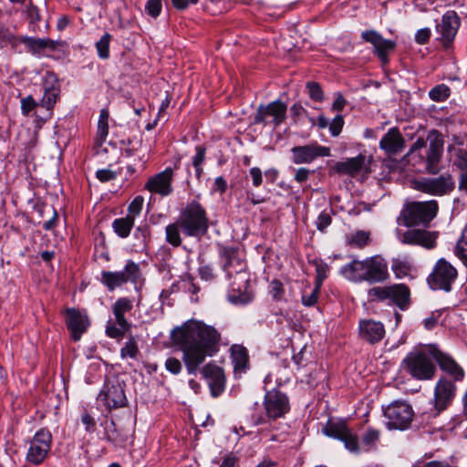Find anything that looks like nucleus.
I'll use <instances>...</instances> for the list:
<instances>
[{"label": "nucleus", "mask_w": 467, "mask_h": 467, "mask_svg": "<svg viewBox=\"0 0 467 467\" xmlns=\"http://www.w3.org/2000/svg\"><path fill=\"white\" fill-rule=\"evenodd\" d=\"M172 339L183 353L187 372L195 375L206 357L218 351L221 335L213 327L191 320L172 331Z\"/></svg>", "instance_id": "obj_1"}, {"label": "nucleus", "mask_w": 467, "mask_h": 467, "mask_svg": "<svg viewBox=\"0 0 467 467\" xmlns=\"http://www.w3.org/2000/svg\"><path fill=\"white\" fill-rule=\"evenodd\" d=\"M209 229V217L205 208L198 202L192 201L182 209L174 223L165 228V241L172 247L182 244L181 234L186 237L200 240Z\"/></svg>", "instance_id": "obj_2"}, {"label": "nucleus", "mask_w": 467, "mask_h": 467, "mask_svg": "<svg viewBox=\"0 0 467 467\" xmlns=\"http://www.w3.org/2000/svg\"><path fill=\"white\" fill-rule=\"evenodd\" d=\"M220 254L223 269L231 281L227 295L228 300L234 305L250 303L254 295L246 262L241 257L238 250L233 247L223 248Z\"/></svg>", "instance_id": "obj_3"}, {"label": "nucleus", "mask_w": 467, "mask_h": 467, "mask_svg": "<svg viewBox=\"0 0 467 467\" xmlns=\"http://www.w3.org/2000/svg\"><path fill=\"white\" fill-rule=\"evenodd\" d=\"M428 139L431 140L428 148L426 140L423 138H418L403 159L420 171L438 174L441 171L440 163L443 153V137L439 131L432 130Z\"/></svg>", "instance_id": "obj_4"}, {"label": "nucleus", "mask_w": 467, "mask_h": 467, "mask_svg": "<svg viewBox=\"0 0 467 467\" xmlns=\"http://www.w3.org/2000/svg\"><path fill=\"white\" fill-rule=\"evenodd\" d=\"M340 274L351 282L369 284L383 283L389 276L388 263L380 255L353 259L341 267Z\"/></svg>", "instance_id": "obj_5"}, {"label": "nucleus", "mask_w": 467, "mask_h": 467, "mask_svg": "<svg viewBox=\"0 0 467 467\" xmlns=\"http://www.w3.org/2000/svg\"><path fill=\"white\" fill-rule=\"evenodd\" d=\"M371 302H383L406 310L410 304V290L404 284H394L385 286H374L368 291Z\"/></svg>", "instance_id": "obj_6"}, {"label": "nucleus", "mask_w": 467, "mask_h": 467, "mask_svg": "<svg viewBox=\"0 0 467 467\" xmlns=\"http://www.w3.org/2000/svg\"><path fill=\"white\" fill-rule=\"evenodd\" d=\"M133 308V301L129 297H119L111 306L114 321L109 320L106 325V335L117 340H121L131 328V324L125 317V314Z\"/></svg>", "instance_id": "obj_7"}, {"label": "nucleus", "mask_w": 467, "mask_h": 467, "mask_svg": "<svg viewBox=\"0 0 467 467\" xmlns=\"http://www.w3.org/2000/svg\"><path fill=\"white\" fill-rule=\"evenodd\" d=\"M438 210L439 205L435 200L413 202L403 208L400 216L406 226L427 224L436 217Z\"/></svg>", "instance_id": "obj_8"}, {"label": "nucleus", "mask_w": 467, "mask_h": 467, "mask_svg": "<svg viewBox=\"0 0 467 467\" xmlns=\"http://www.w3.org/2000/svg\"><path fill=\"white\" fill-rule=\"evenodd\" d=\"M431 354L422 351L411 352L403 359V368L413 379L418 380L432 379L436 367Z\"/></svg>", "instance_id": "obj_9"}, {"label": "nucleus", "mask_w": 467, "mask_h": 467, "mask_svg": "<svg viewBox=\"0 0 467 467\" xmlns=\"http://www.w3.org/2000/svg\"><path fill=\"white\" fill-rule=\"evenodd\" d=\"M415 191L434 196H442L450 193L455 187L451 174L446 172L438 177H421L410 182Z\"/></svg>", "instance_id": "obj_10"}, {"label": "nucleus", "mask_w": 467, "mask_h": 467, "mask_svg": "<svg viewBox=\"0 0 467 467\" xmlns=\"http://www.w3.org/2000/svg\"><path fill=\"white\" fill-rule=\"evenodd\" d=\"M457 277V269L450 262L441 258L436 262L427 282L432 290L450 292Z\"/></svg>", "instance_id": "obj_11"}, {"label": "nucleus", "mask_w": 467, "mask_h": 467, "mask_svg": "<svg viewBox=\"0 0 467 467\" xmlns=\"http://www.w3.org/2000/svg\"><path fill=\"white\" fill-rule=\"evenodd\" d=\"M141 272L140 266L135 262L129 260L124 269L121 271H103L101 273V283L106 285L109 291L120 287L128 282L137 284L140 278Z\"/></svg>", "instance_id": "obj_12"}, {"label": "nucleus", "mask_w": 467, "mask_h": 467, "mask_svg": "<svg viewBox=\"0 0 467 467\" xmlns=\"http://www.w3.org/2000/svg\"><path fill=\"white\" fill-rule=\"evenodd\" d=\"M52 435L47 429L37 431L29 441L26 461L34 465H40L47 457L51 449Z\"/></svg>", "instance_id": "obj_13"}, {"label": "nucleus", "mask_w": 467, "mask_h": 467, "mask_svg": "<svg viewBox=\"0 0 467 467\" xmlns=\"http://www.w3.org/2000/svg\"><path fill=\"white\" fill-rule=\"evenodd\" d=\"M287 106L277 99L267 105H260L254 117V124H272L275 128L281 125L286 119Z\"/></svg>", "instance_id": "obj_14"}, {"label": "nucleus", "mask_w": 467, "mask_h": 467, "mask_svg": "<svg viewBox=\"0 0 467 467\" xmlns=\"http://www.w3.org/2000/svg\"><path fill=\"white\" fill-rule=\"evenodd\" d=\"M323 432L328 437L342 441L346 449L349 451H358V438L350 429L348 428L346 420L329 418L323 428Z\"/></svg>", "instance_id": "obj_15"}, {"label": "nucleus", "mask_w": 467, "mask_h": 467, "mask_svg": "<svg viewBox=\"0 0 467 467\" xmlns=\"http://www.w3.org/2000/svg\"><path fill=\"white\" fill-rule=\"evenodd\" d=\"M370 163V157H367L364 154H358L356 157L337 161L333 165L332 171L341 176L348 175L350 177H356L359 174L368 173Z\"/></svg>", "instance_id": "obj_16"}, {"label": "nucleus", "mask_w": 467, "mask_h": 467, "mask_svg": "<svg viewBox=\"0 0 467 467\" xmlns=\"http://www.w3.org/2000/svg\"><path fill=\"white\" fill-rule=\"evenodd\" d=\"M292 161L295 164L311 163L318 157L330 156V149L313 142L304 146H295L291 149Z\"/></svg>", "instance_id": "obj_17"}, {"label": "nucleus", "mask_w": 467, "mask_h": 467, "mask_svg": "<svg viewBox=\"0 0 467 467\" xmlns=\"http://www.w3.org/2000/svg\"><path fill=\"white\" fill-rule=\"evenodd\" d=\"M361 38L370 43L374 47V53L378 56L383 65L389 63V55L396 47V43L389 39H385L376 30H367L361 33Z\"/></svg>", "instance_id": "obj_18"}, {"label": "nucleus", "mask_w": 467, "mask_h": 467, "mask_svg": "<svg viewBox=\"0 0 467 467\" xmlns=\"http://www.w3.org/2000/svg\"><path fill=\"white\" fill-rule=\"evenodd\" d=\"M429 352L443 372L452 377L456 381L462 380L464 371L451 356L442 352L434 345L429 347Z\"/></svg>", "instance_id": "obj_19"}, {"label": "nucleus", "mask_w": 467, "mask_h": 467, "mask_svg": "<svg viewBox=\"0 0 467 467\" xmlns=\"http://www.w3.org/2000/svg\"><path fill=\"white\" fill-rule=\"evenodd\" d=\"M460 26V18L453 10L447 11L436 26V31L440 35L439 40L448 47L453 41Z\"/></svg>", "instance_id": "obj_20"}, {"label": "nucleus", "mask_w": 467, "mask_h": 467, "mask_svg": "<svg viewBox=\"0 0 467 467\" xmlns=\"http://www.w3.org/2000/svg\"><path fill=\"white\" fill-rule=\"evenodd\" d=\"M98 402L107 409H121L126 406L127 399L119 383L106 384L98 396Z\"/></svg>", "instance_id": "obj_21"}, {"label": "nucleus", "mask_w": 467, "mask_h": 467, "mask_svg": "<svg viewBox=\"0 0 467 467\" xmlns=\"http://www.w3.org/2000/svg\"><path fill=\"white\" fill-rule=\"evenodd\" d=\"M173 175V169L168 167L164 171L149 178L145 184V189L152 193H156L163 197L168 196L173 192L171 185Z\"/></svg>", "instance_id": "obj_22"}, {"label": "nucleus", "mask_w": 467, "mask_h": 467, "mask_svg": "<svg viewBox=\"0 0 467 467\" xmlns=\"http://www.w3.org/2000/svg\"><path fill=\"white\" fill-rule=\"evenodd\" d=\"M59 93L60 90L57 87L45 88L43 98L39 102V107L44 109V111L42 113H39L38 110L35 112V120L38 129L52 117L53 108L59 98Z\"/></svg>", "instance_id": "obj_23"}, {"label": "nucleus", "mask_w": 467, "mask_h": 467, "mask_svg": "<svg viewBox=\"0 0 467 467\" xmlns=\"http://www.w3.org/2000/svg\"><path fill=\"white\" fill-rule=\"evenodd\" d=\"M201 374L206 380L213 397L221 395L225 387V376L223 370L213 363H208L201 369Z\"/></svg>", "instance_id": "obj_24"}, {"label": "nucleus", "mask_w": 467, "mask_h": 467, "mask_svg": "<svg viewBox=\"0 0 467 467\" xmlns=\"http://www.w3.org/2000/svg\"><path fill=\"white\" fill-rule=\"evenodd\" d=\"M455 395L456 385L445 378H441L434 389L435 409H447L450 407Z\"/></svg>", "instance_id": "obj_25"}, {"label": "nucleus", "mask_w": 467, "mask_h": 467, "mask_svg": "<svg viewBox=\"0 0 467 467\" xmlns=\"http://www.w3.org/2000/svg\"><path fill=\"white\" fill-rule=\"evenodd\" d=\"M385 327L380 321L374 319H362L358 324L359 337L369 343L376 344L382 340L385 336Z\"/></svg>", "instance_id": "obj_26"}, {"label": "nucleus", "mask_w": 467, "mask_h": 467, "mask_svg": "<svg viewBox=\"0 0 467 467\" xmlns=\"http://www.w3.org/2000/svg\"><path fill=\"white\" fill-rule=\"evenodd\" d=\"M400 241L405 244L420 245L427 249L436 246V235L433 233L420 229L406 231L400 235Z\"/></svg>", "instance_id": "obj_27"}, {"label": "nucleus", "mask_w": 467, "mask_h": 467, "mask_svg": "<svg viewBox=\"0 0 467 467\" xmlns=\"http://www.w3.org/2000/svg\"><path fill=\"white\" fill-rule=\"evenodd\" d=\"M66 314V324L72 334L73 339L79 340L89 326L88 316L76 308H67Z\"/></svg>", "instance_id": "obj_28"}, {"label": "nucleus", "mask_w": 467, "mask_h": 467, "mask_svg": "<svg viewBox=\"0 0 467 467\" xmlns=\"http://www.w3.org/2000/svg\"><path fill=\"white\" fill-rule=\"evenodd\" d=\"M379 148L388 155H396L405 149V140L397 127L390 128L381 138Z\"/></svg>", "instance_id": "obj_29"}, {"label": "nucleus", "mask_w": 467, "mask_h": 467, "mask_svg": "<svg viewBox=\"0 0 467 467\" xmlns=\"http://www.w3.org/2000/svg\"><path fill=\"white\" fill-rule=\"evenodd\" d=\"M383 415L389 430H406L413 420V410H383Z\"/></svg>", "instance_id": "obj_30"}, {"label": "nucleus", "mask_w": 467, "mask_h": 467, "mask_svg": "<svg viewBox=\"0 0 467 467\" xmlns=\"http://www.w3.org/2000/svg\"><path fill=\"white\" fill-rule=\"evenodd\" d=\"M265 409H287L289 400L287 396L278 389L267 391L265 396Z\"/></svg>", "instance_id": "obj_31"}, {"label": "nucleus", "mask_w": 467, "mask_h": 467, "mask_svg": "<svg viewBox=\"0 0 467 467\" xmlns=\"http://www.w3.org/2000/svg\"><path fill=\"white\" fill-rule=\"evenodd\" d=\"M231 358L235 371L244 372L248 365L247 349L240 345H234L231 348Z\"/></svg>", "instance_id": "obj_32"}, {"label": "nucleus", "mask_w": 467, "mask_h": 467, "mask_svg": "<svg viewBox=\"0 0 467 467\" xmlns=\"http://www.w3.org/2000/svg\"><path fill=\"white\" fill-rule=\"evenodd\" d=\"M134 221L132 216L128 215L115 219L112 223L114 233L120 238H127L134 226Z\"/></svg>", "instance_id": "obj_33"}, {"label": "nucleus", "mask_w": 467, "mask_h": 467, "mask_svg": "<svg viewBox=\"0 0 467 467\" xmlns=\"http://www.w3.org/2000/svg\"><path fill=\"white\" fill-rule=\"evenodd\" d=\"M391 270L396 278L402 279L410 276L412 270V264L407 258H393L391 261Z\"/></svg>", "instance_id": "obj_34"}, {"label": "nucleus", "mask_w": 467, "mask_h": 467, "mask_svg": "<svg viewBox=\"0 0 467 467\" xmlns=\"http://www.w3.org/2000/svg\"><path fill=\"white\" fill-rule=\"evenodd\" d=\"M21 36L14 34L8 27L5 26H0V49L10 46L12 49L16 50L18 45L21 44Z\"/></svg>", "instance_id": "obj_35"}, {"label": "nucleus", "mask_w": 467, "mask_h": 467, "mask_svg": "<svg viewBox=\"0 0 467 467\" xmlns=\"http://www.w3.org/2000/svg\"><path fill=\"white\" fill-rule=\"evenodd\" d=\"M448 150L452 153V164L462 172L467 171V150L462 148L449 146Z\"/></svg>", "instance_id": "obj_36"}, {"label": "nucleus", "mask_w": 467, "mask_h": 467, "mask_svg": "<svg viewBox=\"0 0 467 467\" xmlns=\"http://www.w3.org/2000/svg\"><path fill=\"white\" fill-rule=\"evenodd\" d=\"M370 242V234L368 232L358 230L348 236L347 244L355 248L362 249Z\"/></svg>", "instance_id": "obj_37"}, {"label": "nucleus", "mask_w": 467, "mask_h": 467, "mask_svg": "<svg viewBox=\"0 0 467 467\" xmlns=\"http://www.w3.org/2000/svg\"><path fill=\"white\" fill-rule=\"evenodd\" d=\"M190 418L195 426H213V420L211 419V415L207 410H191Z\"/></svg>", "instance_id": "obj_38"}, {"label": "nucleus", "mask_w": 467, "mask_h": 467, "mask_svg": "<svg viewBox=\"0 0 467 467\" xmlns=\"http://www.w3.org/2000/svg\"><path fill=\"white\" fill-rule=\"evenodd\" d=\"M451 95L450 88L445 84H440L433 87L430 92V99L436 102H441L446 100Z\"/></svg>", "instance_id": "obj_39"}, {"label": "nucleus", "mask_w": 467, "mask_h": 467, "mask_svg": "<svg viewBox=\"0 0 467 467\" xmlns=\"http://www.w3.org/2000/svg\"><path fill=\"white\" fill-rule=\"evenodd\" d=\"M139 353L140 351L137 345V341L134 338V337L130 336L128 341L121 348L120 356L122 358H130L135 359L137 358Z\"/></svg>", "instance_id": "obj_40"}, {"label": "nucleus", "mask_w": 467, "mask_h": 467, "mask_svg": "<svg viewBox=\"0 0 467 467\" xmlns=\"http://www.w3.org/2000/svg\"><path fill=\"white\" fill-rule=\"evenodd\" d=\"M111 40V35L105 33L101 38L96 43V49L98 55L102 59H107L109 57V43Z\"/></svg>", "instance_id": "obj_41"}, {"label": "nucleus", "mask_w": 467, "mask_h": 467, "mask_svg": "<svg viewBox=\"0 0 467 467\" xmlns=\"http://www.w3.org/2000/svg\"><path fill=\"white\" fill-rule=\"evenodd\" d=\"M308 288L310 292L308 293L306 287L302 293L301 301L305 306L310 307L317 302L321 287L315 285L313 288L310 286Z\"/></svg>", "instance_id": "obj_42"}, {"label": "nucleus", "mask_w": 467, "mask_h": 467, "mask_svg": "<svg viewBox=\"0 0 467 467\" xmlns=\"http://www.w3.org/2000/svg\"><path fill=\"white\" fill-rule=\"evenodd\" d=\"M150 235V227L147 224L140 225L135 229L134 237L139 240V246L140 248H145Z\"/></svg>", "instance_id": "obj_43"}, {"label": "nucleus", "mask_w": 467, "mask_h": 467, "mask_svg": "<svg viewBox=\"0 0 467 467\" xmlns=\"http://www.w3.org/2000/svg\"><path fill=\"white\" fill-rule=\"evenodd\" d=\"M20 102H21V112L24 116H29L31 111H33L36 108L41 109L39 107V102H36L31 95H29L26 98H22Z\"/></svg>", "instance_id": "obj_44"}, {"label": "nucleus", "mask_w": 467, "mask_h": 467, "mask_svg": "<svg viewBox=\"0 0 467 467\" xmlns=\"http://www.w3.org/2000/svg\"><path fill=\"white\" fill-rule=\"evenodd\" d=\"M285 410H264L261 415H259L255 420V424L265 423L270 420H275L277 418L283 417Z\"/></svg>", "instance_id": "obj_45"}, {"label": "nucleus", "mask_w": 467, "mask_h": 467, "mask_svg": "<svg viewBox=\"0 0 467 467\" xmlns=\"http://www.w3.org/2000/svg\"><path fill=\"white\" fill-rule=\"evenodd\" d=\"M306 88L311 99L321 102L324 99L323 90L320 85L317 82H307Z\"/></svg>", "instance_id": "obj_46"}, {"label": "nucleus", "mask_w": 467, "mask_h": 467, "mask_svg": "<svg viewBox=\"0 0 467 467\" xmlns=\"http://www.w3.org/2000/svg\"><path fill=\"white\" fill-rule=\"evenodd\" d=\"M144 199L142 196H136L131 202L129 204L128 207V216H132V218L135 219L136 216H138L143 206Z\"/></svg>", "instance_id": "obj_47"}, {"label": "nucleus", "mask_w": 467, "mask_h": 467, "mask_svg": "<svg viewBox=\"0 0 467 467\" xmlns=\"http://www.w3.org/2000/svg\"><path fill=\"white\" fill-rule=\"evenodd\" d=\"M21 44H25L32 52L42 50V38H35L31 36H22Z\"/></svg>", "instance_id": "obj_48"}, {"label": "nucleus", "mask_w": 467, "mask_h": 467, "mask_svg": "<svg viewBox=\"0 0 467 467\" xmlns=\"http://www.w3.org/2000/svg\"><path fill=\"white\" fill-rule=\"evenodd\" d=\"M316 272L315 285L321 287L324 280L327 277L328 266L323 263L317 264Z\"/></svg>", "instance_id": "obj_49"}, {"label": "nucleus", "mask_w": 467, "mask_h": 467, "mask_svg": "<svg viewBox=\"0 0 467 467\" xmlns=\"http://www.w3.org/2000/svg\"><path fill=\"white\" fill-rule=\"evenodd\" d=\"M331 222L332 218L329 213L323 211L320 213L316 222L317 230L324 232L331 224Z\"/></svg>", "instance_id": "obj_50"}, {"label": "nucleus", "mask_w": 467, "mask_h": 467, "mask_svg": "<svg viewBox=\"0 0 467 467\" xmlns=\"http://www.w3.org/2000/svg\"><path fill=\"white\" fill-rule=\"evenodd\" d=\"M145 10L152 17H157L161 11V0H148Z\"/></svg>", "instance_id": "obj_51"}, {"label": "nucleus", "mask_w": 467, "mask_h": 467, "mask_svg": "<svg viewBox=\"0 0 467 467\" xmlns=\"http://www.w3.org/2000/svg\"><path fill=\"white\" fill-rule=\"evenodd\" d=\"M344 125V119L341 115H337L329 124V130L333 137L340 134Z\"/></svg>", "instance_id": "obj_52"}, {"label": "nucleus", "mask_w": 467, "mask_h": 467, "mask_svg": "<svg viewBox=\"0 0 467 467\" xmlns=\"http://www.w3.org/2000/svg\"><path fill=\"white\" fill-rule=\"evenodd\" d=\"M379 438V431L369 429L364 433L362 437V442L367 446H373L378 441Z\"/></svg>", "instance_id": "obj_53"}, {"label": "nucleus", "mask_w": 467, "mask_h": 467, "mask_svg": "<svg viewBox=\"0 0 467 467\" xmlns=\"http://www.w3.org/2000/svg\"><path fill=\"white\" fill-rule=\"evenodd\" d=\"M26 12L30 23L35 24L40 21L39 9L32 2L27 5Z\"/></svg>", "instance_id": "obj_54"}, {"label": "nucleus", "mask_w": 467, "mask_h": 467, "mask_svg": "<svg viewBox=\"0 0 467 467\" xmlns=\"http://www.w3.org/2000/svg\"><path fill=\"white\" fill-rule=\"evenodd\" d=\"M81 422L85 425V429L88 432H93L96 429V419L88 411H85L81 416Z\"/></svg>", "instance_id": "obj_55"}, {"label": "nucleus", "mask_w": 467, "mask_h": 467, "mask_svg": "<svg viewBox=\"0 0 467 467\" xmlns=\"http://www.w3.org/2000/svg\"><path fill=\"white\" fill-rule=\"evenodd\" d=\"M195 151V155L192 157V166H202L205 161L206 149L202 145H198Z\"/></svg>", "instance_id": "obj_56"}, {"label": "nucleus", "mask_w": 467, "mask_h": 467, "mask_svg": "<svg viewBox=\"0 0 467 467\" xmlns=\"http://www.w3.org/2000/svg\"><path fill=\"white\" fill-rule=\"evenodd\" d=\"M239 458L233 452L225 454L219 467H239Z\"/></svg>", "instance_id": "obj_57"}, {"label": "nucleus", "mask_w": 467, "mask_h": 467, "mask_svg": "<svg viewBox=\"0 0 467 467\" xmlns=\"http://www.w3.org/2000/svg\"><path fill=\"white\" fill-rule=\"evenodd\" d=\"M165 368L172 374H178L182 370V363L176 358H169L165 362Z\"/></svg>", "instance_id": "obj_58"}, {"label": "nucleus", "mask_w": 467, "mask_h": 467, "mask_svg": "<svg viewBox=\"0 0 467 467\" xmlns=\"http://www.w3.org/2000/svg\"><path fill=\"white\" fill-rule=\"evenodd\" d=\"M431 37V29L430 28H421L417 31L415 35V41L420 45L426 44Z\"/></svg>", "instance_id": "obj_59"}, {"label": "nucleus", "mask_w": 467, "mask_h": 467, "mask_svg": "<svg viewBox=\"0 0 467 467\" xmlns=\"http://www.w3.org/2000/svg\"><path fill=\"white\" fill-rule=\"evenodd\" d=\"M249 174L253 180V185L254 187H259L263 182V174L262 171L258 167H253L249 171Z\"/></svg>", "instance_id": "obj_60"}, {"label": "nucleus", "mask_w": 467, "mask_h": 467, "mask_svg": "<svg viewBox=\"0 0 467 467\" xmlns=\"http://www.w3.org/2000/svg\"><path fill=\"white\" fill-rule=\"evenodd\" d=\"M198 272L202 280L211 281L214 278L213 270L210 265L200 266Z\"/></svg>", "instance_id": "obj_61"}, {"label": "nucleus", "mask_w": 467, "mask_h": 467, "mask_svg": "<svg viewBox=\"0 0 467 467\" xmlns=\"http://www.w3.org/2000/svg\"><path fill=\"white\" fill-rule=\"evenodd\" d=\"M270 287L273 297L275 299H280L284 293L283 284L278 280H274L272 281Z\"/></svg>", "instance_id": "obj_62"}, {"label": "nucleus", "mask_w": 467, "mask_h": 467, "mask_svg": "<svg viewBox=\"0 0 467 467\" xmlns=\"http://www.w3.org/2000/svg\"><path fill=\"white\" fill-rule=\"evenodd\" d=\"M97 178L100 182H109L116 178V173L110 170L103 169L97 171Z\"/></svg>", "instance_id": "obj_63"}, {"label": "nucleus", "mask_w": 467, "mask_h": 467, "mask_svg": "<svg viewBox=\"0 0 467 467\" xmlns=\"http://www.w3.org/2000/svg\"><path fill=\"white\" fill-rule=\"evenodd\" d=\"M347 101L340 93L336 94V99L332 104V109L336 111H341L346 106Z\"/></svg>", "instance_id": "obj_64"}]
</instances>
